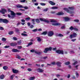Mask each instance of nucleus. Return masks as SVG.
<instances>
[{"mask_svg":"<svg viewBox=\"0 0 80 80\" xmlns=\"http://www.w3.org/2000/svg\"><path fill=\"white\" fill-rule=\"evenodd\" d=\"M8 12H11V15H12V16L11 17L12 18H13L16 17V13L15 12H14L11 10L10 8L8 9Z\"/></svg>","mask_w":80,"mask_h":80,"instance_id":"nucleus-1","label":"nucleus"},{"mask_svg":"<svg viewBox=\"0 0 80 80\" xmlns=\"http://www.w3.org/2000/svg\"><path fill=\"white\" fill-rule=\"evenodd\" d=\"M52 50V48L51 47H49V48H45L43 51V52L45 53H47L48 51H51Z\"/></svg>","mask_w":80,"mask_h":80,"instance_id":"nucleus-2","label":"nucleus"},{"mask_svg":"<svg viewBox=\"0 0 80 80\" xmlns=\"http://www.w3.org/2000/svg\"><path fill=\"white\" fill-rule=\"evenodd\" d=\"M63 10L65 11H66L68 13L70 14H72V13H74V11H71L69 10H68V9L66 8H64Z\"/></svg>","mask_w":80,"mask_h":80,"instance_id":"nucleus-3","label":"nucleus"},{"mask_svg":"<svg viewBox=\"0 0 80 80\" xmlns=\"http://www.w3.org/2000/svg\"><path fill=\"white\" fill-rule=\"evenodd\" d=\"M16 7L17 8H24V9H28V7L27 6H25L24 7H23V6H22V5H16Z\"/></svg>","mask_w":80,"mask_h":80,"instance_id":"nucleus-4","label":"nucleus"},{"mask_svg":"<svg viewBox=\"0 0 80 80\" xmlns=\"http://www.w3.org/2000/svg\"><path fill=\"white\" fill-rule=\"evenodd\" d=\"M56 52L58 54H62L63 55V50H60V49L56 50Z\"/></svg>","mask_w":80,"mask_h":80,"instance_id":"nucleus-5","label":"nucleus"},{"mask_svg":"<svg viewBox=\"0 0 80 80\" xmlns=\"http://www.w3.org/2000/svg\"><path fill=\"white\" fill-rule=\"evenodd\" d=\"M54 35V32L52 31H49L48 33V35L49 37H52Z\"/></svg>","mask_w":80,"mask_h":80,"instance_id":"nucleus-6","label":"nucleus"},{"mask_svg":"<svg viewBox=\"0 0 80 80\" xmlns=\"http://www.w3.org/2000/svg\"><path fill=\"white\" fill-rule=\"evenodd\" d=\"M76 37H77V33H73V35L71 34L70 36V37L71 39L72 38H75Z\"/></svg>","mask_w":80,"mask_h":80,"instance_id":"nucleus-7","label":"nucleus"},{"mask_svg":"<svg viewBox=\"0 0 80 80\" xmlns=\"http://www.w3.org/2000/svg\"><path fill=\"white\" fill-rule=\"evenodd\" d=\"M5 12H7V10L5 9L2 8L1 10H0V12L2 13V14H5Z\"/></svg>","mask_w":80,"mask_h":80,"instance_id":"nucleus-8","label":"nucleus"},{"mask_svg":"<svg viewBox=\"0 0 80 80\" xmlns=\"http://www.w3.org/2000/svg\"><path fill=\"white\" fill-rule=\"evenodd\" d=\"M40 20L41 21H42L43 22H46V23H48L50 22L48 20H46L45 19H43L42 18H40Z\"/></svg>","mask_w":80,"mask_h":80,"instance_id":"nucleus-9","label":"nucleus"},{"mask_svg":"<svg viewBox=\"0 0 80 80\" xmlns=\"http://www.w3.org/2000/svg\"><path fill=\"white\" fill-rule=\"evenodd\" d=\"M12 72L13 73H18L19 72V71L18 70L12 69Z\"/></svg>","mask_w":80,"mask_h":80,"instance_id":"nucleus-10","label":"nucleus"},{"mask_svg":"<svg viewBox=\"0 0 80 80\" xmlns=\"http://www.w3.org/2000/svg\"><path fill=\"white\" fill-rule=\"evenodd\" d=\"M62 63L60 62H57L56 63V64L57 65L58 67H61V64Z\"/></svg>","mask_w":80,"mask_h":80,"instance_id":"nucleus-11","label":"nucleus"},{"mask_svg":"<svg viewBox=\"0 0 80 80\" xmlns=\"http://www.w3.org/2000/svg\"><path fill=\"white\" fill-rule=\"evenodd\" d=\"M8 22H9V21H8V20L7 19H3V23H6V24H7Z\"/></svg>","mask_w":80,"mask_h":80,"instance_id":"nucleus-12","label":"nucleus"},{"mask_svg":"<svg viewBox=\"0 0 80 80\" xmlns=\"http://www.w3.org/2000/svg\"><path fill=\"white\" fill-rule=\"evenodd\" d=\"M64 18L65 19V21L66 22H68V21H70L71 19L69 18L68 17H64Z\"/></svg>","mask_w":80,"mask_h":80,"instance_id":"nucleus-13","label":"nucleus"},{"mask_svg":"<svg viewBox=\"0 0 80 80\" xmlns=\"http://www.w3.org/2000/svg\"><path fill=\"white\" fill-rule=\"evenodd\" d=\"M37 70L38 71V72L39 73H42V72H43V70L40 68H38L37 69Z\"/></svg>","mask_w":80,"mask_h":80,"instance_id":"nucleus-14","label":"nucleus"},{"mask_svg":"<svg viewBox=\"0 0 80 80\" xmlns=\"http://www.w3.org/2000/svg\"><path fill=\"white\" fill-rule=\"evenodd\" d=\"M12 52H21V51H19V50H17V49H13L12 50Z\"/></svg>","mask_w":80,"mask_h":80,"instance_id":"nucleus-15","label":"nucleus"},{"mask_svg":"<svg viewBox=\"0 0 80 80\" xmlns=\"http://www.w3.org/2000/svg\"><path fill=\"white\" fill-rule=\"evenodd\" d=\"M57 15H63V13L62 12H58V13L56 14Z\"/></svg>","mask_w":80,"mask_h":80,"instance_id":"nucleus-16","label":"nucleus"},{"mask_svg":"<svg viewBox=\"0 0 80 80\" xmlns=\"http://www.w3.org/2000/svg\"><path fill=\"white\" fill-rule=\"evenodd\" d=\"M35 52L36 54H38V55H42V53H43V52H38L37 51H35Z\"/></svg>","mask_w":80,"mask_h":80,"instance_id":"nucleus-17","label":"nucleus"},{"mask_svg":"<svg viewBox=\"0 0 80 80\" xmlns=\"http://www.w3.org/2000/svg\"><path fill=\"white\" fill-rule=\"evenodd\" d=\"M5 77V75L3 74H2L0 76V79L2 80L4 79V78Z\"/></svg>","mask_w":80,"mask_h":80,"instance_id":"nucleus-18","label":"nucleus"},{"mask_svg":"<svg viewBox=\"0 0 80 80\" xmlns=\"http://www.w3.org/2000/svg\"><path fill=\"white\" fill-rule=\"evenodd\" d=\"M32 44H33V42H29L28 45L26 47H29V46H31V45H32Z\"/></svg>","mask_w":80,"mask_h":80,"instance_id":"nucleus-19","label":"nucleus"},{"mask_svg":"<svg viewBox=\"0 0 80 80\" xmlns=\"http://www.w3.org/2000/svg\"><path fill=\"white\" fill-rule=\"evenodd\" d=\"M49 3L51 5H55V3L52 1H49Z\"/></svg>","mask_w":80,"mask_h":80,"instance_id":"nucleus-20","label":"nucleus"},{"mask_svg":"<svg viewBox=\"0 0 80 80\" xmlns=\"http://www.w3.org/2000/svg\"><path fill=\"white\" fill-rule=\"evenodd\" d=\"M52 25L54 26H58L60 25V23H53Z\"/></svg>","mask_w":80,"mask_h":80,"instance_id":"nucleus-21","label":"nucleus"},{"mask_svg":"<svg viewBox=\"0 0 80 80\" xmlns=\"http://www.w3.org/2000/svg\"><path fill=\"white\" fill-rule=\"evenodd\" d=\"M47 34V31L41 33V35H45Z\"/></svg>","mask_w":80,"mask_h":80,"instance_id":"nucleus-22","label":"nucleus"},{"mask_svg":"<svg viewBox=\"0 0 80 80\" xmlns=\"http://www.w3.org/2000/svg\"><path fill=\"white\" fill-rule=\"evenodd\" d=\"M21 35H22V36H23V37H27V36H28L27 34H25L24 33H22Z\"/></svg>","mask_w":80,"mask_h":80,"instance_id":"nucleus-23","label":"nucleus"},{"mask_svg":"<svg viewBox=\"0 0 80 80\" xmlns=\"http://www.w3.org/2000/svg\"><path fill=\"white\" fill-rule=\"evenodd\" d=\"M35 20L37 23H39L40 22V21L39 20V19L38 18L36 19Z\"/></svg>","mask_w":80,"mask_h":80,"instance_id":"nucleus-24","label":"nucleus"},{"mask_svg":"<svg viewBox=\"0 0 80 80\" xmlns=\"http://www.w3.org/2000/svg\"><path fill=\"white\" fill-rule=\"evenodd\" d=\"M3 68L5 70H7V69H8V67L6 66H3Z\"/></svg>","mask_w":80,"mask_h":80,"instance_id":"nucleus-25","label":"nucleus"},{"mask_svg":"<svg viewBox=\"0 0 80 80\" xmlns=\"http://www.w3.org/2000/svg\"><path fill=\"white\" fill-rule=\"evenodd\" d=\"M68 8L71 10H74V8L73 7H69Z\"/></svg>","mask_w":80,"mask_h":80,"instance_id":"nucleus-26","label":"nucleus"},{"mask_svg":"<svg viewBox=\"0 0 80 80\" xmlns=\"http://www.w3.org/2000/svg\"><path fill=\"white\" fill-rule=\"evenodd\" d=\"M30 52H32V53L34 52L35 53V52H37V51H35V49H32L30 50Z\"/></svg>","mask_w":80,"mask_h":80,"instance_id":"nucleus-27","label":"nucleus"},{"mask_svg":"<svg viewBox=\"0 0 80 80\" xmlns=\"http://www.w3.org/2000/svg\"><path fill=\"white\" fill-rule=\"evenodd\" d=\"M70 63L69 62H67L65 63V65H69Z\"/></svg>","mask_w":80,"mask_h":80,"instance_id":"nucleus-28","label":"nucleus"},{"mask_svg":"<svg viewBox=\"0 0 80 80\" xmlns=\"http://www.w3.org/2000/svg\"><path fill=\"white\" fill-rule=\"evenodd\" d=\"M8 34L9 35H12V34H13V31H10L8 32Z\"/></svg>","mask_w":80,"mask_h":80,"instance_id":"nucleus-29","label":"nucleus"},{"mask_svg":"<svg viewBox=\"0 0 80 80\" xmlns=\"http://www.w3.org/2000/svg\"><path fill=\"white\" fill-rule=\"evenodd\" d=\"M38 42H41L42 41V39L40 38V37H38Z\"/></svg>","mask_w":80,"mask_h":80,"instance_id":"nucleus-30","label":"nucleus"},{"mask_svg":"<svg viewBox=\"0 0 80 80\" xmlns=\"http://www.w3.org/2000/svg\"><path fill=\"white\" fill-rule=\"evenodd\" d=\"M53 10H54V9H57V8H58V7H56L55 6L53 7H52L51 8Z\"/></svg>","mask_w":80,"mask_h":80,"instance_id":"nucleus-31","label":"nucleus"},{"mask_svg":"<svg viewBox=\"0 0 80 80\" xmlns=\"http://www.w3.org/2000/svg\"><path fill=\"white\" fill-rule=\"evenodd\" d=\"M10 45L11 46H15L16 44H15V43L12 42L10 44Z\"/></svg>","mask_w":80,"mask_h":80,"instance_id":"nucleus-32","label":"nucleus"},{"mask_svg":"<svg viewBox=\"0 0 80 80\" xmlns=\"http://www.w3.org/2000/svg\"><path fill=\"white\" fill-rule=\"evenodd\" d=\"M58 37H63V35L62 34H58Z\"/></svg>","mask_w":80,"mask_h":80,"instance_id":"nucleus-33","label":"nucleus"},{"mask_svg":"<svg viewBox=\"0 0 80 80\" xmlns=\"http://www.w3.org/2000/svg\"><path fill=\"white\" fill-rule=\"evenodd\" d=\"M51 22L56 23V22H57V21L54 19H52L51 20Z\"/></svg>","mask_w":80,"mask_h":80,"instance_id":"nucleus-34","label":"nucleus"},{"mask_svg":"<svg viewBox=\"0 0 80 80\" xmlns=\"http://www.w3.org/2000/svg\"><path fill=\"white\" fill-rule=\"evenodd\" d=\"M16 13V14H17V15L18 16L22 15V13L21 12H17Z\"/></svg>","mask_w":80,"mask_h":80,"instance_id":"nucleus-35","label":"nucleus"},{"mask_svg":"<svg viewBox=\"0 0 80 80\" xmlns=\"http://www.w3.org/2000/svg\"><path fill=\"white\" fill-rule=\"evenodd\" d=\"M14 76H15V75H12L11 76L10 79H11V80H13L14 77Z\"/></svg>","mask_w":80,"mask_h":80,"instance_id":"nucleus-36","label":"nucleus"},{"mask_svg":"<svg viewBox=\"0 0 80 80\" xmlns=\"http://www.w3.org/2000/svg\"><path fill=\"white\" fill-rule=\"evenodd\" d=\"M25 19L26 21H28V20H30V18H27Z\"/></svg>","mask_w":80,"mask_h":80,"instance_id":"nucleus-37","label":"nucleus"},{"mask_svg":"<svg viewBox=\"0 0 80 80\" xmlns=\"http://www.w3.org/2000/svg\"><path fill=\"white\" fill-rule=\"evenodd\" d=\"M35 78V77H30V80H33Z\"/></svg>","mask_w":80,"mask_h":80,"instance_id":"nucleus-38","label":"nucleus"},{"mask_svg":"<svg viewBox=\"0 0 80 80\" xmlns=\"http://www.w3.org/2000/svg\"><path fill=\"white\" fill-rule=\"evenodd\" d=\"M40 4L41 5H42V6H45V5H46V4L45 3H40Z\"/></svg>","mask_w":80,"mask_h":80,"instance_id":"nucleus-39","label":"nucleus"},{"mask_svg":"<svg viewBox=\"0 0 80 80\" xmlns=\"http://www.w3.org/2000/svg\"><path fill=\"white\" fill-rule=\"evenodd\" d=\"M37 31H38V29H35L32 30V32H37Z\"/></svg>","mask_w":80,"mask_h":80,"instance_id":"nucleus-40","label":"nucleus"},{"mask_svg":"<svg viewBox=\"0 0 80 80\" xmlns=\"http://www.w3.org/2000/svg\"><path fill=\"white\" fill-rule=\"evenodd\" d=\"M3 22V19L0 18V23Z\"/></svg>","mask_w":80,"mask_h":80,"instance_id":"nucleus-41","label":"nucleus"},{"mask_svg":"<svg viewBox=\"0 0 80 80\" xmlns=\"http://www.w3.org/2000/svg\"><path fill=\"white\" fill-rule=\"evenodd\" d=\"M69 29L71 30H74V28H73L72 26H71L70 28Z\"/></svg>","mask_w":80,"mask_h":80,"instance_id":"nucleus-42","label":"nucleus"},{"mask_svg":"<svg viewBox=\"0 0 80 80\" xmlns=\"http://www.w3.org/2000/svg\"><path fill=\"white\" fill-rule=\"evenodd\" d=\"M7 40V39H6V38H2V41H6Z\"/></svg>","mask_w":80,"mask_h":80,"instance_id":"nucleus-43","label":"nucleus"},{"mask_svg":"<svg viewBox=\"0 0 80 80\" xmlns=\"http://www.w3.org/2000/svg\"><path fill=\"white\" fill-rule=\"evenodd\" d=\"M13 40H18V39L17 38L15 37H13Z\"/></svg>","mask_w":80,"mask_h":80,"instance_id":"nucleus-44","label":"nucleus"},{"mask_svg":"<svg viewBox=\"0 0 80 80\" xmlns=\"http://www.w3.org/2000/svg\"><path fill=\"white\" fill-rule=\"evenodd\" d=\"M17 58L18 59H20L21 58V57H20V56L19 55H17Z\"/></svg>","mask_w":80,"mask_h":80,"instance_id":"nucleus-45","label":"nucleus"},{"mask_svg":"<svg viewBox=\"0 0 80 80\" xmlns=\"http://www.w3.org/2000/svg\"><path fill=\"white\" fill-rule=\"evenodd\" d=\"M18 49L19 50H20V49H22V46H18Z\"/></svg>","mask_w":80,"mask_h":80,"instance_id":"nucleus-46","label":"nucleus"},{"mask_svg":"<svg viewBox=\"0 0 80 80\" xmlns=\"http://www.w3.org/2000/svg\"><path fill=\"white\" fill-rule=\"evenodd\" d=\"M51 64L52 65H55V62H51Z\"/></svg>","mask_w":80,"mask_h":80,"instance_id":"nucleus-47","label":"nucleus"},{"mask_svg":"<svg viewBox=\"0 0 80 80\" xmlns=\"http://www.w3.org/2000/svg\"><path fill=\"white\" fill-rule=\"evenodd\" d=\"M20 31V30L18 29H16V32H17V33H19V32Z\"/></svg>","mask_w":80,"mask_h":80,"instance_id":"nucleus-48","label":"nucleus"},{"mask_svg":"<svg viewBox=\"0 0 80 80\" xmlns=\"http://www.w3.org/2000/svg\"><path fill=\"white\" fill-rule=\"evenodd\" d=\"M48 58V57L46 56V57H42L41 58L42 59L43 58V59H46V58Z\"/></svg>","mask_w":80,"mask_h":80,"instance_id":"nucleus-49","label":"nucleus"},{"mask_svg":"<svg viewBox=\"0 0 80 80\" xmlns=\"http://www.w3.org/2000/svg\"><path fill=\"white\" fill-rule=\"evenodd\" d=\"M74 21L75 22H77V23H78L79 22V20H74Z\"/></svg>","mask_w":80,"mask_h":80,"instance_id":"nucleus-50","label":"nucleus"},{"mask_svg":"<svg viewBox=\"0 0 80 80\" xmlns=\"http://www.w3.org/2000/svg\"><path fill=\"white\" fill-rule=\"evenodd\" d=\"M76 75H77V77H79V74L77 72H76Z\"/></svg>","mask_w":80,"mask_h":80,"instance_id":"nucleus-51","label":"nucleus"},{"mask_svg":"<svg viewBox=\"0 0 80 80\" xmlns=\"http://www.w3.org/2000/svg\"><path fill=\"white\" fill-rule=\"evenodd\" d=\"M9 47H10V46H5L4 47L5 48H9Z\"/></svg>","mask_w":80,"mask_h":80,"instance_id":"nucleus-52","label":"nucleus"},{"mask_svg":"<svg viewBox=\"0 0 80 80\" xmlns=\"http://www.w3.org/2000/svg\"><path fill=\"white\" fill-rule=\"evenodd\" d=\"M74 31H78V29L75 28H74Z\"/></svg>","mask_w":80,"mask_h":80,"instance_id":"nucleus-53","label":"nucleus"},{"mask_svg":"<svg viewBox=\"0 0 80 80\" xmlns=\"http://www.w3.org/2000/svg\"><path fill=\"white\" fill-rule=\"evenodd\" d=\"M28 72H31V71H32V70L30 68H28Z\"/></svg>","mask_w":80,"mask_h":80,"instance_id":"nucleus-54","label":"nucleus"},{"mask_svg":"<svg viewBox=\"0 0 80 80\" xmlns=\"http://www.w3.org/2000/svg\"><path fill=\"white\" fill-rule=\"evenodd\" d=\"M26 0H23L20 1V2H22V3H24V2H25Z\"/></svg>","mask_w":80,"mask_h":80,"instance_id":"nucleus-55","label":"nucleus"},{"mask_svg":"<svg viewBox=\"0 0 80 80\" xmlns=\"http://www.w3.org/2000/svg\"><path fill=\"white\" fill-rule=\"evenodd\" d=\"M0 30H3L4 29L3 27H0Z\"/></svg>","mask_w":80,"mask_h":80,"instance_id":"nucleus-56","label":"nucleus"},{"mask_svg":"<svg viewBox=\"0 0 80 80\" xmlns=\"http://www.w3.org/2000/svg\"><path fill=\"white\" fill-rule=\"evenodd\" d=\"M48 11V8H47L46 9H45L43 10V11L44 12H47Z\"/></svg>","mask_w":80,"mask_h":80,"instance_id":"nucleus-57","label":"nucleus"},{"mask_svg":"<svg viewBox=\"0 0 80 80\" xmlns=\"http://www.w3.org/2000/svg\"><path fill=\"white\" fill-rule=\"evenodd\" d=\"M33 27H34V26L33 25H31V26H30V28H33Z\"/></svg>","mask_w":80,"mask_h":80,"instance_id":"nucleus-58","label":"nucleus"},{"mask_svg":"<svg viewBox=\"0 0 80 80\" xmlns=\"http://www.w3.org/2000/svg\"><path fill=\"white\" fill-rule=\"evenodd\" d=\"M72 79H74V80H75V76H73L72 77Z\"/></svg>","mask_w":80,"mask_h":80,"instance_id":"nucleus-59","label":"nucleus"},{"mask_svg":"<svg viewBox=\"0 0 80 80\" xmlns=\"http://www.w3.org/2000/svg\"><path fill=\"white\" fill-rule=\"evenodd\" d=\"M77 39H72L71 40V41L72 42H74Z\"/></svg>","mask_w":80,"mask_h":80,"instance_id":"nucleus-60","label":"nucleus"},{"mask_svg":"<svg viewBox=\"0 0 80 80\" xmlns=\"http://www.w3.org/2000/svg\"><path fill=\"white\" fill-rule=\"evenodd\" d=\"M35 5H36V6H37V5H38V2H37L34 3Z\"/></svg>","mask_w":80,"mask_h":80,"instance_id":"nucleus-61","label":"nucleus"},{"mask_svg":"<svg viewBox=\"0 0 80 80\" xmlns=\"http://www.w3.org/2000/svg\"><path fill=\"white\" fill-rule=\"evenodd\" d=\"M77 62L76 61V62H74L72 64V65H75V64H77Z\"/></svg>","mask_w":80,"mask_h":80,"instance_id":"nucleus-62","label":"nucleus"},{"mask_svg":"<svg viewBox=\"0 0 80 80\" xmlns=\"http://www.w3.org/2000/svg\"><path fill=\"white\" fill-rule=\"evenodd\" d=\"M21 22H25V20L24 19H22Z\"/></svg>","mask_w":80,"mask_h":80,"instance_id":"nucleus-63","label":"nucleus"},{"mask_svg":"<svg viewBox=\"0 0 80 80\" xmlns=\"http://www.w3.org/2000/svg\"><path fill=\"white\" fill-rule=\"evenodd\" d=\"M35 19H32V22H35Z\"/></svg>","mask_w":80,"mask_h":80,"instance_id":"nucleus-64","label":"nucleus"}]
</instances>
